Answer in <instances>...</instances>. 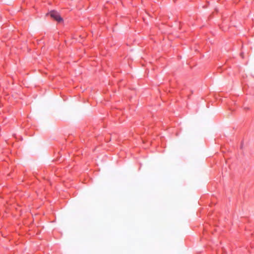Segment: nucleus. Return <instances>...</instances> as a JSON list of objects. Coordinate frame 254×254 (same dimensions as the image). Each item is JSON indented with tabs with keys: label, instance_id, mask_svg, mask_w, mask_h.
<instances>
[{
	"label": "nucleus",
	"instance_id": "nucleus-1",
	"mask_svg": "<svg viewBox=\"0 0 254 254\" xmlns=\"http://www.w3.org/2000/svg\"><path fill=\"white\" fill-rule=\"evenodd\" d=\"M50 14L51 17L59 22H60L63 20V18L60 16L59 14L56 11H51Z\"/></svg>",
	"mask_w": 254,
	"mask_h": 254
}]
</instances>
